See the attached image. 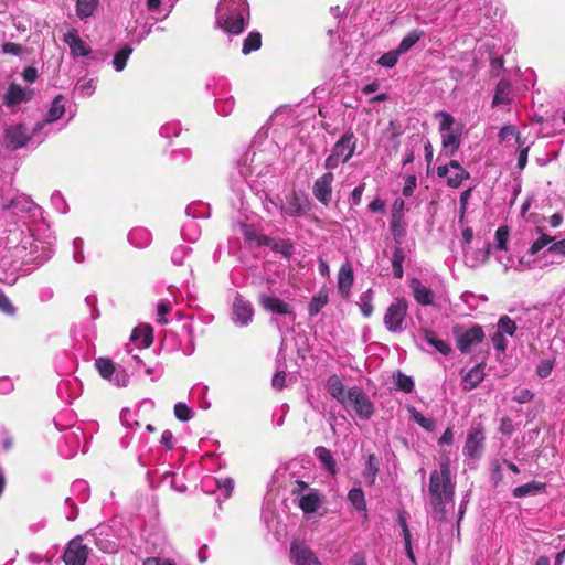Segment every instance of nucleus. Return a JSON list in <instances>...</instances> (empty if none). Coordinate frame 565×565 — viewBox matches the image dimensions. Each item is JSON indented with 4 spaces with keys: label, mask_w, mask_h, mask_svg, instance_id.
<instances>
[{
    "label": "nucleus",
    "mask_w": 565,
    "mask_h": 565,
    "mask_svg": "<svg viewBox=\"0 0 565 565\" xmlns=\"http://www.w3.org/2000/svg\"><path fill=\"white\" fill-rule=\"evenodd\" d=\"M315 109L309 108L303 114V107L280 106L269 117L267 122L256 132L254 141L265 139L287 140V141H307L316 138L315 131Z\"/></svg>",
    "instance_id": "nucleus-1"
},
{
    "label": "nucleus",
    "mask_w": 565,
    "mask_h": 565,
    "mask_svg": "<svg viewBox=\"0 0 565 565\" xmlns=\"http://www.w3.org/2000/svg\"><path fill=\"white\" fill-rule=\"evenodd\" d=\"M428 495L434 512L444 515L446 504L452 503L455 495V483L448 458L443 459L439 468L430 473Z\"/></svg>",
    "instance_id": "nucleus-2"
},
{
    "label": "nucleus",
    "mask_w": 565,
    "mask_h": 565,
    "mask_svg": "<svg viewBox=\"0 0 565 565\" xmlns=\"http://www.w3.org/2000/svg\"><path fill=\"white\" fill-rule=\"evenodd\" d=\"M249 19L247 0H220L216 9V26L230 35L241 34Z\"/></svg>",
    "instance_id": "nucleus-3"
},
{
    "label": "nucleus",
    "mask_w": 565,
    "mask_h": 565,
    "mask_svg": "<svg viewBox=\"0 0 565 565\" xmlns=\"http://www.w3.org/2000/svg\"><path fill=\"white\" fill-rule=\"evenodd\" d=\"M345 408L352 407L360 419H369L374 413V405L369 396L358 386L348 390Z\"/></svg>",
    "instance_id": "nucleus-4"
},
{
    "label": "nucleus",
    "mask_w": 565,
    "mask_h": 565,
    "mask_svg": "<svg viewBox=\"0 0 565 565\" xmlns=\"http://www.w3.org/2000/svg\"><path fill=\"white\" fill-rule=\"evenodd\" d=\"M213 94L215 95V109L222 116L230 115L235 106V99L230 94L228 82L224 77L214 79Z\"/></svg>",
    "instance_id": "nucleus-5"
},
{
    "label": "nucleus",
    "mask_w": 565,
    "mask_h": 565,
    "mask_svg": "<svg viewBox=\"0 0 565 565\" xmlns=\"http://www.w3.org/2000/svg\"><path fill=\"white\" fill-rule=\"evenodd\" d=\"M407 308L406 301L399 298L390 305L384 316V324L388 331L401 332L404 330Z\"/></svg>",
    "instance_id": "nucleus-6"
},
{
    "label": "nucleus",
    "mask_w": 565,
    "mask_h": 565,
    "mask_svg": "<svg viewBox=\"0 0 565 565\" xmlns=\"http://www.w3.org/2000/svg\"><path fill=\"white\" fill-rule=\"evenodd\" d=\"M436 118L439 122L441 141H458L461 135V125L447 111H438Z\"/></svg>",
    "instance_id": "nucleus-7"
},
{
    "label": "nucleus",
    "mask_w": 565,
    "mask_h": 565,
    "mask_svg": "<svg viewBox=\"0 0 565 565\" xmlns=\"http://www.w3.org/2000/svg\"><path fill=\"white\" fill-rule=\"evenodd\" d=\"M63 40L68 45L70 53L74 58H93L89 45L79 36L78 31L76 29H71L70 31L64 33Z\"/></svg>",
    "instance_id": "nucleus-8"
},
{
    "label": "nucleus",
    "mask_w": 565,
    "mask_h": 565,
    "mask_svg": "<svg viewBox=\"0 0 565 565\" xmlns=\"http://www.w3.org/2000/svg\"><path fill=\"white\" fill-rule=\"evenodd\" d=\"M89 550L82 544L79 539L72 540L64 552L63 559L65 565H85L88 558Z\"/></svg>",
    "instance_id": "nucleus-9"
},
{
    "label": "nucleus",
    "mask_w": 565,
    "mask_h": 565,
    "mask_svg": "<svg viewBox=\"0 0 565 565\" xmlns=\"http://www.w3.org/2000/svg\"><path fill=\"white\" fill-rule=\"evenodd\" d=\"M95 365L99 374L114 383L117 386H126L128 383V376L122 372H116L115 365L111 360L107 358H98L95 361Z\"/></svg>",
    "instance_id": "nucleus-10"
},
{
    "label": "nucleus",
    "mask_w": 565,
    "mask_h": 565,
    "mask_svg": "<svg viewBox=\"0 0 565 565\" xmlns=\"http://www.w3.org/2000/svg\"><path fill=\"white\" fill-rule=\"evenodd\" d=\"M484 448V434L479 426H473L468 433L463 447L465 454L473 459H479Z\"/></svg>",
    "instance_id": "nucleus-11"
},
{
    "label": "nucleus",
    "mask_w": 565,
    "mask_h": 565,
    "mask_svg": "<svg viewBox=\"0 0 565 565\" xmlns=\"http://www.w3.org/2000/svg\"><path fill=\"white\" fill-rule=\"evenodd\" d=\"M437 174L439 177H446L447 184L455 189L460 186L462 181L469 178V173L455 160L450 161L449 166H439L437 168Z\"/></svg>",
    "instance_id": "nucleus-12"
},
{
    "label": "nucleus",
    "mask_w": 565,
    "mask_h": 565,
    "mask_svg": "<svg viewBox=\"0 0 565 565\" xmlns=\"http://www.w3.org/2000/svg\"><path fill=\"white\" fill-rule=\"evenodd\" d=\"M457 334V348L462 353L470 352L471 348L482 342L484 332L480 326H473L472 328Z\"/></svg>",
    "instance_id": "nucleus-13"
},
{
    "label": "nucleus",
    "mask_w": 565,
    "mask_h": 565,
    "mask_svg": "<svg viewBox=\"0 0 565 565\" xmlns=\"http://www.w3.org/2000/svg\"><path fill=\"white\" fill-rule=\"evenodd\" d=\"M232 311L233 322L237 326L246 327L253 320L252 303L239 296L234 299Z\"/></svg>",
    "instance_id": "nucleus-14"
},
{
    "label": "nucleus",
    "mask_w": 565,
    "mask_h": 565,
    "mask_svg": "<svg viewBox=\"0 0 565 565\" xmlns=\"http://www.w3.org/2000/svg\"><path fill=\"white\" fill-rule=\"evenodd\" d=\"M333 179V173L327 172L316 180L312 188L315 198L326 206L329 205L332 200Z\"/></svg>",
    "instance_id": "nucleus-15"
},
{
    "label": "nucleus",
    "mask_w": 565,
    "mask_h": 565,
    "mask_svg": "<svg viewBox=\"0 0 565 565\" xmlns=\"http://www.w3.org/2000/svg\"><path fill=\"white\" fill-rule=\"evenodd\" d=\"M1 207L3 211L11 210L15 214H28L38 209V205L30 196L18 193L12 199L4 200Z\"/></svg>",
    "instance_id": "nucleus-16"
},
{
    "label": "nucleus",
    "mask_w": 565,
    "mask_h": 565,
    "mask_svg": "<svg viewBox=\"0 0 565 565\" xmlns=\"http://www.w3.org/2000/svg\"><path fill=\"white\" fill-rule=\"evenodd\" d=\"M32 98V89L23 88L19 84L11 83L3 96V103L7 107L12 108L21 103L30 102Z\"/></svg>",
    "instance_id": "nucleus-17"
},
{
    "label": "nucleus",
    "mask_w": 565,
    "mask_h": 565,
    "mask_svg": "<svg viewBox=\"0 0 565 565\" xmlns=\"http://www.w3.org/2000/svg\"><path fill=\"white\" fill-rule=\"evenodd\" d=\"M262 307L274 315L279 316H289L292 320H295V312L294 308L285 302L284 300L269 296V295H262L259 298Z\"/></svg>",
    "instance_id": "nucleus-18"
},
{
    "label": "nucleus",
    "mask_w": 565,
    "mask_h": 565,
    "mask_svg": "<svg viewBox=\"0 0 565 565\" xmlns=\"http://www.w3.org/2000/svg\"><path fill=\"white\" fill-rule=\"evenodd\" d=\"M64 113H65L64 97L62 95H57L51 103V106L45 115V118L43 120L39 121L34 126L33 134L41 131L49 124L55 122L56 120L62 118Z\"/></svg>",
    "instance_id": "nucleus-19"
},
{
    "label": "nucleus",
    "mask_w": 565,
    "mask_h": 565,
    "mask_svg": "<svg viewBox=\"0 0 565 565\" xmlns=\"http://www.w3.org/2000/svg\"><path fill=\"white\" fill-rule=\"evenodd\" d=\"M353 146L354 143H335L331 154L326 159V168L331 170L347 162L354 152Z\"/></svg>",
    "instance_id": "nucleus-20"
},
{
    "label": "nucleus",
    "mask_w": 565,
    "mask_h": 565,
    "mask_svg": "<svg viewBox=\"0 0 565 565\" xmlns=\"http://www.w3.org/2000/svg\"><path fill=\"white\" fill-rule=\"evenodd\" d=\"M290 554L295 565H322L316 554L303 544H292Z\"/></svg>",
    "instance_id": "nucleus-21"
},
{
    "label": "nucleus",
    "mask_w": 565,
    "mask_h": 565,
    "mask_svg": "<svg viewBox=\"0 0 565 565\" xmlns=\"http://www.w3.org/2000/svg\"><path fill=\"white\" fill-rule=\"evenodd\" d=\"M465 262L469 267L476 268L483 265L492 252V245L487 244L483 248L471 249L470 247H462Z\"/></svg>",
    "instance_id": "nucleus-22"
},
{
    "label": "nucleus",
    "mask_w": 565,
    "mask_h": 565,
    "mask_svg": "<svg viewBox=\"0 0 565 565\" xmlns=\"http://www.w3.org/2000/svg\"><path fill=\"white\" fill-rule=\"evenodd\" d=\"M409 288L412 289L413 296L415 300L422 306H431L434 305L435 295L433 290L425 286L419 279L413 278L409 282Z\"/></svg>",
    "instance_id": "nucleus-23"
},
{
    "label": "nucleus",
    "mask_w": 565,
    "mask_h": 565,
    "mask_svg": "<svg viewBox=\"0 0 565 565\" xmlns=\"http://www.w3.org/2000/svg\"><path fill=\"white\" fill-rule=\"evenodd\" d=\"M484 379V366L478 364L471 367L462 375V390L471 391L477 387Z\"/></svg>",
    "instance_id": "nucleus-24"
},
{
    "label": "nucleus",
    "mask_w": 565,
    "mask_h": 565,
    "mask_svg": "<svg viewBox=\"0 0 565 565\" xmlns=\"http://www.w3.org/2000/svg\"><path fill=\"white\" fill-rule=\"evenodd\" d=\"M327 391L341 405L347 406L348 392L344 391L342 381L338 375H331L327 380Z\"/></svg>",
    "instance_id": "nucleus-25"
},
{
    "label": "nucleus",
    "mask_w": 565,
    "mask_h": 565,
    "mask_svg": "<svg viewBox=\"0 0 565 565\" xmlns=\"http://www.w3.org/2000/svg\"><path fill=\"white\" fill-rule=\"evenodd\" d=\"M321 503L320 494L317 490L310 489L302 494L299 500V507L305 513H315Z\"/></svg>",
    "instance_id": "nucleus-26"
},
{
    "label": "nucleus",
    "mask_w": 565,
    "mask_h": 565,
    "mask_svg": "<svg viewBox=\"0 0 565 565\" xmlns=\"http://www.w3.org/2000/svg\"><path fill=\"white\" fill-rule=\"evenodd\" d=\"M128 239L134 246L145 248L151 243L152 235L150 231L145 227H136L129 232Z\"/></svg>",
    "instance_id": "nucleus-27"
},
{
    "label": "nucleus",
    "mask_w": 565,
    "mask_h": 565,
    "mask_svg": "<svg viewBox=\"0 0 565 565\" xmlns=\"http://www.w3.org/2000/svg\"><path fill=\"white\" fill-rule=\"evenodd\" d=\"M422 340L433 347L436 351L441 353L443 355H448L451 351V347L444 340L439 339L435 332L430 330H424L422 334Z\"/></svg>",
    "instance_id": "nucleus-28"
},
{
    "label": "nucleus",
    "mask_w": 565,
    "mask_h": 565,
    "mask_svg": "<svg viewBox=\"0 0 565 565\" xmlns=\"http://www.w3.org/2000/svg\"><path fill=\"white\" fill-rule=\"evenodd\" d=\"M315 456L318 458L324 470L331 475H335L338 472L335 460L329 449L319 446L315 449Z\"/></svg>",
    "instance_id": "nucleus-29"
},
{
    "label": "nucleus",
    "mask_w": 565,
    "mask_h": 565,
    "mask_svg": "<svg viewBox=\"0 0 565 565\" xmlns=\"http://www.w3.org/2000/svg\"><path fill=\"white\" fill-rule=\"evenodd\" d=\"M353 285V270L350 264L341 266L338 274V288L342 295H348Z\"/></svg>",
    "instance_id": "nucleus-30"
},
{
    "label": "nucleus",
    "mask_w": 565,
    "mask_h": 565,
    "mask_svg": "<svg viewBox=\"0 0 565 565\" xmlns=\"http://www.w3.org/2000/svg\"><path fill=\"white\" fill-rule=\"evenodd\" d=\"M425 35V32L420 29H414L407 32V34L401 40L397 45L398 52L403 55L406 54L411 49L420 41Z\"/></svg>",
    "instance_id": "nucleus-31"
},
{
    "label": "nucleus",
    "mask_w": 565,
    "mask_h": 565,
    "mask_svg": "<svg viewBox=\"0 0 565 565\" xmlns=\"http://www.w3.org/2000/svg\"><path fill=\"white\" fill-rule=\"evenodd\" d=\"M131 340L139 349L149 348L152 343V329L148 326L136 328L132 331Z\"/></svg>",
    "instance_id": "nucleus-32"
},
{
    "label": "nucleus",
    "mask_w": 565,
    "mask_h": 565,
    "mask_svg": "<svg viewBox=\"0 0 565 565\" xmlns=\"http://www.w3.org/2000/svg\"><path fill=\"white\" fill-rule=\"evenodd\" d=\"M131 53L132 47L129 44H125L114 54L111 64L116 72H121L125 70Z\"/></svg>",
    "instance_id": "nucleus-33"
},
{
    "label": "nucleus",
    "mask_w": 565,
    "mask_h": 565,
    "mask_svg": "<svg viewBox=\"0 0 565 565\" xmlns=\"http://www.w3.org/2000/svg\"><path fill=\"white\" fill-rule=\"evenodd\" d=\"M97 87V79L82 77L77 81L75 85V93L81 97H90Z\"/></svg>",
    "instance_id": "nucleus-34"
},
{
    "label": "nucleus",
    "mask_w": 565,
    "mask_h": 565,
    "mask_svg": "<svg viewBox=\"0 0 565 565\" xmlns=\"http://www.w3.org/2000/svg\"><path fill=\"white\" fill-rule=\"evenodd\" d=\"M544 488V484L542 482L537 481H531L525 484L519 486L513 489V497L514 498H524L529 495H535L536 493L541 492Z\"/></svg>",
    "instance_id": "nucleus-35"
},
{
    "label": "nucleus",
    "mask_w": 565,
    "mask_h": 565,
    "mask_svg": "<svg viewBox=\"0 0 565 565\" xmlns=\"http://www.w3.org/2000/svg\"><path fill=\"white\" fill-rule=\"evenodd\" d=\"M379 472V460L374 454L369 455L363 478L366 484L373 486Z\"/></svg>",
    "instance_id": "nucleus-36"
},
{
    "label": "nucleus",
    "mask_w": 565,
    "mask_h": 565,
    "mask_svg": "<svg viewBox=\"0 0 565 565\" xmlns=\"http://www.w3.org/2000/svg\"><path fill=\"white\" fill-rule=\"evenodd\" d=\"M98 6V0H76V15L85 20L94 14Z\"/></svg>",
    "instance_id": "nucleus-37"
},
{
    "label": "nucleus",
    "mask_w": 565,
    "mask_h": 565,
    "mask_svg": "<svg viewBox=\"0 0 565 565\" xmlns=\"http://www.w3.org/2000/svg\"><path fill=\"white\" fill-rule=\"evenodd\" d=\"M160 137L163 139L184 138L183 130L178 121L167 122L159 130Z\"/></svg>",
    "instance_id": "nucleus-38"
},
{
    "label": "nucleus",
    "mask_w": 565,
    "mask_h": 565,
    "mask_svg": "<svg viewBox=\"0 0 565 565\" xmlns=\"http://www.w3.org/2000/svg\"><path fill=\"white\" fill-rule=\"evenodd\" d=\"M328 303V292L326 290H320L317 295H315L308 306L309 315L316 316L320 312V310Z\"/></svg>",
    "instance_id": "nucleus-39"
},
{
    "label": "nucleus",
    "mask_w": 565,
    "mask_h": 565,
    "mask_svg": "<svg viewBox=\"0 0 565 565\" xmlns=\"http://www.w3.org/2000/svg\"><path fill=\"white\" fill-rule=\"evenodd\" d=\"M494 239L495 244L492 246V250L508 252L509 230L507 226H499L497 228Z\"/></svg>",
    "instance_id": "nucleus-40"
},
{
    "label": "nucleus",
    "mask_w": 565,
    "mask_h": 565,
    "mask_svg": "<svg viewBox=\"0 0 565 565\" xmlns=\"http://www.w3.org/2000/svg\"><path fill=\"white\" fill-rule=\"evenodd\" d=\"M262 46V36L259 32H250L243 42L242 52L247 55L257 51Z\"/></svg>",
    "instance_id": "nucleus-41"
},
{
    "label": "nucleus",
    "mask_w": 565,
    "mask_h": 565,
    "mask_svg": "<svg viewBox=\"0 0 565 565\" xmlns=\"http://www.w3.org/2000/svg\"><path fill=\"white\" fill-rule=\"evenodd\" d=\"M405 260V253L401 247H396L393 250L392 256V268H393V275L395 278L401 279L404 274L403 269V263Z\"/></svg>",
    "instance_id": "nucleus-42"
},
{
    "label": "nucleus",
    "mask_w": 565,
    "mask_h": 565,
    "mask_svg": "<svg viewBox=\"0 0 565 565\" xmlns=\"http://www.w3.org/2000/svg\"><path fill=\"white\" fill-rule=\"evenodd\" d=\"M411 418L417 423L422 428L427 431H433L436 427L435 420L429 417H425L415 407L409 408Z\"/></svg>",
    "instance_id": "nucleus-43"
},
{
    "label": "nucleus",
    "mask_w": 565,
    "mask_h": 565,
    "mask_svg": "<svg viewBox=\"0 0 565 565\" xmlns=\"http://www.w3.org/2000/svg\"><path fill=\"white\" fill-rule=\"evenodd\" d=\"M348 500L358 511L366 510V502L361 488L351 489L348 493Z\"/></svg>",
    "instance_id": "nucleus-44"
},
{
    "label": "nucleus",
    "mask_w": 565,
    "mask_h": 565,
    "mask_svg": "<svg viewBox=\"0 0 565 565\" xmlns=\"http://www.w3.org/2000/svg\"><path fill=\"white\" fill-rule=\"evenodd\" d=\"M281 212L289 216H297L305 212V207L299 202V199L296 195L281 206Z\"/></svg>",
    "instance_id": "nucleus-45"
},
{
    "label": "nucleus",
    "mask_w": 565,
    "mask_h": 565,
    "mask_svg": "<svg viewBox=\"0 0 565 565\" xmlns=\"http://www.w3.org/2000/svg\"><path fill=\"white\" fill-rule=\"evenodd\" d=\"M72 493L76 497L77 501L85 502L89 498L88 483L85 480H76L72 484Z\"/></svg>",
    "instance_id": "nucleus-46"
},
{
    "label": "nucleus",
    "mask_w": 565,
    "mask_h": 565,
    "mask_svg": "<svg viewBox=\"0 0 565 565\" xmlns=\"http://www.w3.org/2000/svg\"><path fill=\"white\" fill-rule=\"evenodd\" d=\"M391 231H392L394 239L397 243H399L401 239L404 237L405 231H406V223H405L404 217H398V216L392 217Z\"/></svg>",
    "instance_id": "nucleus-47"
},
{
    "label": "nucleus",
    "mask_w": 565,
    "mask_h": 565,
    "mask_svg": "<svg viewBox=\"0 0 565 565\" xmlns=\"http://www.w3.org/2000/svg\"><path fill=\"white\" fill-rule=\"evenodd\" d=\"M182 237L189 242H195L200 236L198 223L194 220L188 221L182 227Z\"/></svg>",
    "instance_id": "nucleus-48"
},
{
    "label": "nucleus",
    "mask_w": 565,
    "mask_h": 565,
    "mask_svg": "<svg viewBox=\"0 0 565 565\" xmlns=\"http://www.w3.org/2000/svg\"><path fill=\"white\" fill-rule=\"evenodd\" d=\"M402 54L398 52L397 49H394V50H391L386 53H384L379 60H377V63L379 65L383 66V67H386V68H392L394 67L397 62H398V58Z\"/></svg>",
    "instance_id": "nucleus-49"
},
{
    "label": "nucleus",
    "mask_w": 565,
    "mask_h": 565,
    "mask_svg": "<svg viewBox=\"0 0 565 565\" xmlns=\"http://www.w3.org/2000/svg\"><path fill=\"white\" fill-rule=\"evenodd\" d=\"M509 84L501 81L499 82L495 95L493 97V105L508 104L509 103Z\"/></svg>",
    "instance_id": "nucleus-50"
},
{
    "label": "nucleus",
    "mask_w": 565,
    "mask_h": 565,
    "mask_svg": "<svg viewBox=\"0 0 565 565\" xmlns=\"http://www.w3.org/2000/svg\"><path fill=\"white\" fill-rule=\"evenodd\" d=\"M502 334H508L510 337L514 335L516 331V324L513 320H511L508 316H503L498 321V330Z\"/></svg>",
    "instance_id": "nucleus-51"
},
{
    "label": "nucleus",
    "mask_w": 565,
    "mask_h": 565,
    "mask_svg": "<svg viewBox=\"0 0 565 565\" xmlns=\"http://www.w3.org/2000/svg\"><path fill=\"white\" fill-rule=\"evenodd\" d=\"M553 242V237L545 234V233H541V235L539 236L537 239H535L533 242V244L531 245L530 247V254L531 255H534L536 253H539L541 249H543L544 247H548Z\"/></svg>",
    "instance_id": "nucleus-52"
},
{
    "label": "nucleus",
    "mask_w": 565,
    "mask_h": 565,
    "mask_svg": "<svg viewBox=\"0 0 565 565\" xmlns=\"http://www.w3.org/2000/svg\"><path fill=\"white\" fill-rule=\"evenodd\" d=\"M174 415L181 422H188L193 417V409L186 404L179 402L174 405Z\"/></svg>",
    "instance_id": "nucleus-53"
},
{
    "label": "nucleus",
    "mask_w": 565,
    "mask_h": 565,
    "mask_svg": "<svg viewBox=\"0 0 565 565\" xmlns=\"http://www.w3.org/2000/svg\"><path fill=\"white\" fill-rule=\"evenodd\" d=\"M500 254L497 255V262L503 266L504 271H508L510 269L514 270V265L516 262V257L513 255L508 254V252H499Z\"/></svg>",
    "instance_id": "nucleus-54"
},
{
    "label": "nucleus",
    "mask_w": 565,
    "mask_h": 565,
    "mask_svg": "<svg viewBox=\"0 0 565 565\" xmlns=\"http://www.w3.org/2000/svg\"><path fill=\"white\" fill-rule=\"evenodd\" d=\"M500 141H519L518 130L514 126H504L499 132Z\"/></svg>",
    "instance_id": "nucleus-55"
},
{
    "label": "nucleus",
    "mask_w": 565,
    "mask_h": 565,
    "mask_svg": "<svg viewBox=\"0 0 565 565\" xmlns=\"http://www.w3.org/2000/svg\"><path fill=\"white\" fill-rule=\"evenodd\" d=\"M190 250L191 249L188 246H183V245L177 246L173 249L172 255H171L172 263L175 265H182L184 258L188 256Z\"/></svg>",
    "instance_id": "nucleus-56"
},
{
    "label": "nucleus",
    "mask_w": 565,
    "mask_h": 565,
    "mask_svg": "<svg viewBox=\"0 0 565 565\" xmlns=\"http://www.w3.org/2000/svg\"><path fill=\"white\" fill-rule=\"evenodd\" d=\"M396 385L401 391L405 393H409L414 388L413 380L409 376L402 373H398L397 375Z\"/></svg>",
    "instance_id": "nucleus-57"
},
{
    "label": "nucleus",
    "mask_w": 565,
    "mask_h": 565,
    "mask_svg": "<svg viewBox=\"0 0 565 565\" xmlns=\"http://www.w3.org/2000/svg\"><path fill=\"white\" fill-rule=\"evenodd\" d=\"M120 420L124 426L129 427V428H131L134 426H139V423L136 419L135 412H132L131 409H128V408H125L121 412Z\"/></svg>",
    "instance_id": "nucleus-58"
},
{
    "label": "nucleus",
    "mask_w": 565,
    "mask_h": 565,
    "mask_svg": "<svg viewBox=\"0 0 565 565\" xmlns=\"http://www.w3.org/2000/svg\"><path fill=\"white\" fill-rule=\"evenodd\" d=\"M471 189H468V190H465L461 194H460V214H459V223L460 224H463L465 222V215H466V211H467V205H468V201L471 196Z\"/></svg>",
    "instance_id": "nucleus-59"
},
{
    "label": "nucleus",
    "mask_w": 565,
    "mask_h": 565,
    "mask_svg": "<svg viewBox=\"0 0 565 565\" xmlns=\"http://www.w3.org/2000/svg\"><path fill=\"white\" fill-rule=\"evenodd\" d=\"M217 488L223 491L225 498H230L234 489V481L230 478L216 480Z\"/></svg>",
    "instance_id": "nucleus-60"
},
{
    "label": "nucleus",
    "mask_w": 565,
    "mask_h": 565,
    "mask_svg": "<svg viewBox=\"0 0 565 565\" xmlns=\"http://www.w3.org/2000/svg\"><path fill=\"white\" fill-rule=\"evenodd\" d=\"M0 310L6 315H14L15 308L10 299L0 290Z\"/></svg>",
    "instance_id": "nucleus-61"
},
{
    "label": "nucleus",
    "mask_w": 565,
    "mask_h": 565,
    "mask_svg": "<svg viewBox=\"0 0 565 565\" xmlns=\"http://www.w3.org/2000/svg\"><path fill=\"white\" fill-rule=\"evenodd\" d=\"M491 341H492V344H493L495 350L501 351V352L505 351V349L508 347V342H507V340L504 338V334H502L499 331H497L492 335Z\"/></svg>",
    "instance_id": "nucleus-62"
},
{
    "label": "nucleus",
    "mask_w": 565,
    "mask_h": 565,
    "mask_svg": "<svg viewBox=\"0 0 565 565\" xmlns=\"http://www.w3.org/2000/svg\"><path fill=\"white\" fill-rule=\"evenodd\" d=\"M360 308L364 317H370L373 312V306L369 295L364 294L360 298Z\"/></svg>",
    "instance_id": "nucleus-63"
},
{
    "label": "nucleus",
    "mask_w": 565,
    "mask_h": 565,
    "mask_svg": "<svg viewBox=\"0 0 565 565\" xmlns=\"http://www.w3.org/2000/svg\"><path fill=\"white\" fill-rule=\"evenodd\" d=\"M547 252L565 258V238L558 242H552L548 246Z\"/></svg>",
    "instance_id": "nucleus-64"
}]
</instances>
